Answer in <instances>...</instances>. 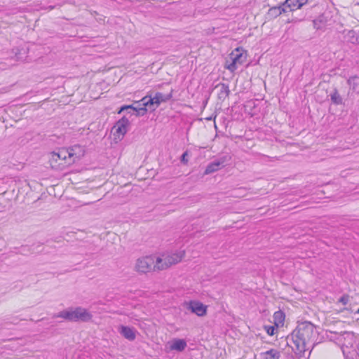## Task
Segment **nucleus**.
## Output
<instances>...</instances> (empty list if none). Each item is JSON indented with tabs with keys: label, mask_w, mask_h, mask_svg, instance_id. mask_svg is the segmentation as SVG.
<instances>
[{
	"label": "nucleus",
	"mask_w": 359,
	"mask_h": 359,
	"mask_svg": "<svg viewBox=\"0 0 359 359\" xmlns=\"http://www.w3.org/2000/svg\"><path fill=\"white\" fill-rule=\"evenodd\" d=\"M318 335L315 325L309 321L299 323L290 335L287 336V341L291 340L295 348H292L299 353H304L310 347L315 344Z\"/></svg>",
	"instance_id": "nucleus-1"
},
{
	"label": "nucleus",
	"mask_w": 359,
	"mask_h": 359,
	"mask_svg": "<svg viewBox=\"0 0 359 359\" xmlns=\"http://www.w3.org/2000/svg\"><path fill=\"white\" fill-rule=\"evenodd\" d=\"M80 149V146L75 145L71 148H62L58 151L51 153V157L49 160L52 168L56 166L65 167L70 165L79 159V156L75 154V150Z\"/></svg>",
	"instance_id": "nucleus-2"
},
{
	"label": "nucleus",
	"mask_w": 359,
	"mask_h": 359,
	"mask_svg": "<svg viewBox=\"0 0 359 359\" xmlns=\"http://www.w3.org/2000/svg\"><path fill=\"white\" fill-rule=\"evenodd\" d=\"M71 322H88L92 319V314L87 309L82 307L68 309L60 311L57 316Z\"/></svg>",
	"instance_id": "nucleus-3"
},
{
	"label": "nucleus",
	"mask_w": 359,
	"mask_h": 359,
	"mask_svg": "<svg viewBox=\"0 0 359 359\" xmlns=\"http://www.w3.org/2000/svg\"><path fill=\"white\" fill-rule=\"evenodd\" d=\"M172 93L173 90H171V91L166 95L157 92L154 97L151 95H146L141 99V102H142V104L147 107L149 111H154L162 102H166L170 100L172 97Z\"/></svg>",
	"instance_id": "nucleus-4"
},
{
	"label": "nucleus",
	"mask_w": 359,
	"mask_h": 359,
	"mask_svg": "<svg viewBox=\"0 0 359 359\" xmlns=\"http://www.w3.org/2000/svg\"><path fill=\"white\" fill-rule=\"evenodd\" d=\"M157 257L146 256L139 258L136 261L135 270L141 273H147L152 270H157Z\"/></svg>",
	"instance_id": "nucleus-5"
},
{
	"label": "nucleus",
	"mask_w": 359,
	"mask_h": 359,
	"mask_svg": "<svg viewBox=\"0 0 359 359\" xmlns=\"http://www.w3.org/2000/svg\"><path fill=\"white\" fill-rule=\"evenodd\" d=\"M184 255V251H180L179 252L168 255L164 259L157 257V270H164L172 264H177L182 260Z\"/></svg>",
	"instance_id": "nucleus-6"
},
{
	"label": "nucleus",
	"mask_w": 359,
	"mask_h": 359,
	"mask_svg": "<svg viewBox=\"0 0 359 359\" xmlns=\"http://www.w3.org/2000/svg\"><path fill=\"white\" fill-rule=\"evenodd\" d=\"M230 59L231 63L228 64L226 61L224 67L231 72H234L237 69V65H243L245 62L246 54L241 53L239 48H237L230 54Z\"/></svg>",
	"instance_id": "nucleus-7"
},
{
	"label": "nucleus",
	"mask_w": 359,
	"mask_h": 359,
	"mask_svg": "<svg viewBox=\"0 0 359 359\" xmlns=\"http://www.w3.org/2000/svg\"><path fill=\"white\" fill-rule=\"evenodd\" d=\"M142 102H141L140 100L133 104L123 105L119 109L118 114H121L125 110L132 109L135 112L136 116H142L147 114L149 109L147 107L142 105Z\"/></svg>",
	"instance_id": "nucleus-8"
},
{
	"label": "nucleus",
	"mask_w": 359,
	"mask_h": 359,
	"mask_svg": "<svg viewBox=\"0 0 359 359\" xmlns=\"http://www.w3.org/2000/svg\"><path fill=\"white\" fill-rule=\"evenodd\" d=\"M331 20L330 11H325L313 20V27L316 30H324Z\"/></svg>",
	"instance_id": "nucleus-9"
},
{
	"label": "nucleus",
	"mask_w": 359,
	"mask_h": 359,
	"mask_svg": "<svg viewBox=\"0 0 359 359\" xmlns=\"http://www.w3.org/2000/svg\"><path fill=\"white\" fill-rule=\"evenodd\" d=\"M187 309L200 317L204 316L207 313V306L198 301H190L188 304Z\"/></svg>",
	"instance_id": "nucleus-10"
},
{
	"label": "nucleus",
	"mask_w": 359,
	"mask_h": 359,
	"mask_svg": "<svg viewBox=\"0 0 359 359\" xmlns=\"http://www.w3.org/2000/svg\"><path fill=\"white\" fill-rule=\"evenodd\" d=\"M129 120L126 116H123L119 119L114 125V128L116 130L115 135H118V137L120 135L122 137L127 133V127L129 126Z\"/></svg>",
	"instance_id": "nucleus-11"
},
{
	"label": "nucleus",
	"mask_w": 359,
	"mask_h": 359,
	"mask_svg": "<svg viewBox=\"0 0 359 359\" xmlns=\"http://www.w3.org/2000/svg\"><path fill=\"white\" fill-rule=\"evenodd\" d=\"M226 156L220 158L219 160L214 161L210 163L205 171L204 175H209L219 170L221 168L224 166Z\"/></svg>",
	"instance_id": "nucleus-12"
},
{
	"label": "nucleus",
	"mask_w": 359,
	"mask_h": 359,
	"mask_svg": "<svg viewBox=\"0 0 359 359\" xmlns=\"http://www.w3.org/2000/svg\"><path fill=\"white\" fill-rule=\"evenodd\" d=\"M120 334L126 339L132 341L136 338V330L129 326L121 325L119 328Z\"/></svg>",
	"instance_id": "nucleus-13"
},
{
	"label": "nucleus",
	"mask_w": 359,
	"mask_h": 359,
	"mask_svg": "<svg viewBox=\"0 0 359 359\" xmlns=\"http://www.w3.org/2000/svg\"><path fill=\"white\" fill-rule=\"evenodd\" d=\"M289 11L285 2L282 3L279 6L271 7L268 11V16L270 18H275L279 16L283 13Z\"/></svg>",
	"instance_id": "nucleus-14"
},
{
	"label": "nucleus",
	"mask_w": 359,
	"mask_h": 359,
	"mask_svg": "<svg viewBox=\"0 0 359 359\" xmlns=\"http://www.w3.org/2000/svg\"><path fill=\"white\" fill-rule=\"evenodd\" d=\"M215 88H219L217 98L220 101L223 102L226 97H229L230 94L229 84L219 83L215 86Z\"/></svg>",
	"instance_id": "nucleus-15"
},
{
	"label": "nucleus",
	"mask_w": 359,
	"mask_h": 359,
	"mask_svg": "<svg viewBox=\"0 0 359 359\" xmlns=\"http://www.w3.org/2000/svg\"><path fill=\"white\" fill-rule=\"evenodd\" d=\"M15 57L18 61H24L26 60L28 53V48L25 47H15L12 50Z\"/></svg>",
	"instance_id": "nucleus-16"
},
{
	"label": "nucleus",
	"mask_w": 359,
	"mask_h": 359,
	"mask_svg": "<svg viewBox=\"0 0 359 359\" xmlns=\"http://www.w3.org/2000/svg\"><path fill=\"white\" fill-rule=\"evenodd\" d=\"M308 0H285V3L289 11H293L300 8L303 5L306 4Z\"/></svg>",
	"instance_id": "nucleus-17"
},
{
	"label": "nucleus",
	"mask_w": 359,
	"mask_h": 359,
	"mask_svg": "<svg viewBox=\"0 0 359 359\" xmlns=\"http://www.w3.org/2000/svg\"><path fill=\"white\" fill-rule=\"evenodd\" d=\"M187 347V342L184 339H175L170 346V349L180 352L183 351Z\"/></svg>",
	"instance_id": "nucleus-18"
},
{
	"label": "nucleus",
	"mask_w": 359,
	"mask_h": 359,
	"mask_svg": "<svg viewBox=\"0 0 359 359\" xmlns=\"http://www.w3.org/2000/svg\"><path fill=\"white\" fill-rule=\"evenodd\" d=\"M285 314L283 311L279 310L278 311H276L273 314V321H274L275 326H276V327L283 326L284 320H285Z\"/></svg>",
	"instance_id": "nucleus-19"
},
{
	"label": "nucleus",
	"mask_w": 359,
	"mask_h": 359,
	"mask_svg": "<svg viewBox=\"0 0 359 359\" xmlns=\"http://www.w3.org/2000/svg\"><path fill=\"white\" fill-rule=\"evenodd\" d=\"M332 102L335 105H339L343 104V99L339 95L338 90L335 88L330 95Z\"/></svg>",
	"instance_id": "nucleus-20"
},
{
	"label": "nucleus",
	"mask_w": 359,
	"mask_h": 359,
	"mask_svg": "<svg viewBox=\"0 0 359 359\" xmlns=\"http://www.w3.org/2000/svg\"><path fill=\"white\" fill-rule=\"evenodd\" d=\"M347 83L353 91L359 92V77L358 76H351L347 80Z\"/></svg>",
	"instance_id": "nucleus-21"
},
{
	"label": "nucleus",
	"mask_w": 359,
	"mask_h": 359,
	"mask_svg": "<svg viewBox=\"0 0 359 359\" xmlns=\"http://www.w3.org/2000/svg\"><path fill=\"white\" fill-rule=\"evenodd\" d=\"M264 359H280V353L276 349L271 348L264 353Z\"/></svg>",
	"instance_id": "nucleus-22"
},
{
	"label": "nucleus",
	"mask_w": 359,
	"mask_h": 359,
	"mask_svg": "<svg viewBox=\"0 0 359 359\" xmlns=\"http://www.w3.org/2000/svg\"><path fill=\"white\" fill-rule=\"evenodd\" d=\"M347 37L350 43L353 44L359 43V32L350 30L347 34Z\"/></svg>",
	"instance_id": "nucleus-23"
},
{
	"label": "nucleus",
	"mask_w": 359,
	"mask_h": 359,
	"mask_svg": "<svg viewBox=\"0 0 359 359\" xmlns=\"http://www.w3.org/2000/svg\"><path fill=\"white\" fill-rule=\"evenodd\" d=\"M190 154L188 150L185 151L182 156H180V162L183 165H187L189 163L188 157L189 156Z\"/></svg>",
	"instance_id": "nucleus-24"
},
{
	"label": "nucleus",
	"mask_w": 359,
	"mask_h": 359,
	"mask_svg": "<svg viewBox=\"0 0 359 359\" xmlns=\"http://www.w3.org/2000/svg\"><path fill=\"white\" fill-rule=\"evenodd\" d=\"M18 253H20V254H22V255H27L31 253L30 248L29 246H27V245H22L20 248V250H19Z\"/></svg>",
	"instance_id": "nucleus-25"
},
{
	"label": "nucleus",
	"mask_w": 359,
	"mask_h": 359,
	"mask_svg": "<svg viewBox=\"0 0 359 359\" xmlns=\"http://www.w3.org/2000/svg\"><path fill=\"white\" fill-rule=\"evenodd\" d=\"M264 328H265L266 333L269 335L272 336L274 334L275 330H276L275 326L268 325V326H264Z\"/></svg>",
	"instance_id": "nucleus-26"
},
{
	"label": "nucleus",
	"mask_w": 359,
	"mask_h": 359,
	"mask_svg": "<svg viewBox=\"0 0 359 359\" xmlns=\"http://www.w3.org/2000/svg\"><path fill=\"white\" fill-rule=\"evenodd\" d=\"M349 300V296L347 294H344L342 297H340L339 299V302L342 303L343 305H346Z\"/></svg>",
	"instance_id": "nucleus-27"
},
{
	"label": "nucleus",
	"mask_w": 359,
	"mask_h": 359,
	"mask_svg": "<svg viewBox=\"0 0 359 359\" xmlns=\"http://www.w3.org/2000/svg\"><path fill=\"white\" fill-rule=\"evenodd\" d=\"M344 354H345L344 353ZM346 359H355V358H357L358 356V353L355 351H353L352 353H349L347 355H344Z\"/></svg>",
	"instance_id": "nucleus-28"
},
{
	"label": "nucleus",
	"mask_w": 359,
	"mask_h": 359,
	"mask_svg": "<svg viewBox=\"0 0 359 359\" xmlns=\"http://www.w3.org/2000/svg\"><path fill=\"white\" fill-rule=\"evenodd\" d=\"M64 4H56V5H54V6H49L46 8H42L43 9H48L49 11H51L57 7H61Z\"/></svg>",
	"instance_id": "nucleus-29"
},
{
	"label": "nucleus",
	"mask_w": 359,
	"mask_h": 359,
	"mask_svg": "<svg viewBox=\"0 0 359 359\" xmlns=\"http://www.w3.org/2000/svg\"><path fill=\"white\" fill-rule=\"evenodd\" d=\"M51 241H54V242H60V241H57V240H56V239H55V240H52V239H51V240H48V241H46V243H50Z\"/></svg>",
	"instance_id": "nucleus-30"
},
{
	"label": "nucleus",
	"mask_w": 359,
	"mask_h": 359,
	"mask_svg": "<svg viewBox=\"0 0 359 359\" xmlns=\"http://www.w3.org/2000/svg\"><path fill=\"white\" fill-rule=\"evenodd\" d=\"M344 334H347V335H350V332H344L342 335H344ZM341 336V334H340Z\"/></svg>",
	"instance_id": "nucleus-31"
},
{
	"label": "nucleus",
	"mask_w": 359,
	"mask_h": 359,
	"mask_svg": "<svg viewBox=\"0 0 359 359\" xmlns=\"http://www.w3.org/2000/svg\"><path fill=\"white\" fill-rule=\"evenodd\" d=\"M4 93V90H3V89H2V90H0V93Z\"/></svg>",
	"instance_id": "nucleus-32"
},
{
	"label": "nucleus",
	"mask_w": 359,
	"mask_h": 359,
	"mask_svg": "<svg viewBox=\"0 0 359 359\" xmlns=\"http://www.w3.org/2000/svg\"><path fill=\"white\" fill-rule=\"evenodd\" d=\"M355 313H359V308L358 309V310L355 311Z\"/></svg>",
	"instance_id": "nucleus-33"
}]
</instances>
